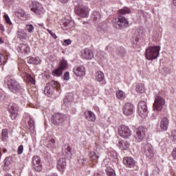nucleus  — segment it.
<instances>
[{
    "label": "nucleus",
    "instance_id": "1",
    "mask_svg": "<svg viewBox=\"0 0 176 176\" xmlns=\"http://www.w3.org/2000/svg\"><path fill=\"white\" fill-rule=\"evenodd\" d=\"M129 13H131V10L127 7H124L122 9L119 10L118 17L115 18L113 21L114 26L116 28H126L129 27V20L123 16Z\"/></svg>",
    "mask_w": 176,
    "mask_h": 176
},
{
    "label": "nucleus",
    "instance_id": "2",
    "mask_svg": "<svg viewBox=\"0 0 176 176\" xmlns=\"http://www.w3.org/2000/svg\"><path fill=\"white\" fill-rule=\"evenodd\" d=\"M160 54V46L149 47L146 50V58L147 60H155Z\"/></svg>",
    "mask_w": 176,
    "mask_h": 176
},
{
    "label": "nucleus",
    "instance_id": "3",
    "mask_svg": "<svg viewBox=\"0 0 176 176\" xmlns=\"http://www.w3.org/2000/svg\"><path fill=\"white\" fill-rule=\"evenodd\" d=\"M5 80L7 82L9 90L12 93H20L23 90L21 85L16 80L13 78L9 79V77H7Z\"/></svg>",
    "mask_w": 176,
    "mask_h": 176
},
{
    "label": "nucleus",
    "instance_id": "4",
    "mask_svg": "<svg viewBox=\"0 0 176 176\" xmlns=\"http://www.w3.org/2000/svg\"><path fill=\"white\" fill-rule=\"evenodd\" d=\"M164 105H166V100L160 96H155L153 103V111L155 112H162Z\"/></svg>",
    "mask_w": 176,
    "mask_h": 176
},
{
    "label": "nucleus",
    "instance_id": "5",
    "mask_svg": "<svg viewBox=\"0 0 176 176\" xmlns=\"http://www.w3.org/2000/svg\"><path fill=\"white\" fill-rule=\"evenodd\" d=\"M30 10L36 14L41 16L45 13V8L41 3L35 1H32L30 3Z\"/></svg>",
    "mask_w": 176,
    "mask_h": 176
},
{
    "label": "nucleus",
    "instance_id": "6",
    "mask_svg": "<svg viewBox=\"0 0 176 176\" xmlns=\"http://www.w3.org/2000/svg\"><path fill=\"white\" fill-rule=\"evenodd\" d=\"M67 67L68 63L65 60L64 58H63V59L60 60L59 67L52 72V75L54 76H60L63 74V71L67 69Z\"/></svg>",
    "mask_w": 176,
    "mask_h": 176
},
{
    "label": "nucleus",
    "instance_id": "7",
    "mask_svg": "<svg viewBox=\"0 0 176 176\" xmlns=\"http://www.w3.org/2000/svg\"><path fill=\"white\" fill-rule=\"evenodd\" d=\"M67 120V116L63 113H55L52 116V124H54V126H58L63 122H65Z\"/></svg>",
    "mask_w": 176,
    "mask_h": 176
},
{
    "label": "nucleus",
    "instance_id": "8",
    "mask_svg": "<svg viewBox=\"0 0 176 176\" xmlns=\"http://www.w3.org/2000/svg\"><path fill=\"white\" fill-rule=\"evenodd\" d=\"M75 12L80 17H88L90 10L87 6H77L75 8Z\"/></svg>",
    "mask_w": 176,
    "mask_h": 176
},
{
    "label": "nucleus",
    "instance_id": "9",
    "mask_svg": "<svg viewBox=\"0 0 176 176\" xmlns=\"http://www.w3.org/2000/svg\"><path fill=\"white\" fill-rule=\"evenodd\" d=\"M56 87H57V82L54 80L49 82L44 89V93L45 96L50 97V96L54 93V89Z\"/></svg>",
    "mask_w": 176,
    "mask_h": 176
},
{
    "label": "nucleus",
    "instance_id": "10",
    "mask_svg": "<svg viewBox=\"0 0 176 176\" xmlns=\"http://www.w3.org/2000/svg\"><path fill=\"white\" fill-rule=\"evenodd\" d=\"M138 113L141 118H145L148 116V108L146 107V102L142 101L138 104Z\"/></svg>",
    "mask_w": 176,
    "mask_h": 176
},
{
    "label": "nucleus",
    "instance_id": "11",
    "mask_svg": "<svg viewBox=\"0 0 176 176\" xmlns=\"http://www.w3.org/2000/svg\"><path fill=\"white\" fill-rule=\"evenodd\" d=\"M135 139L138 142H141L142 140L145 138V128L144 126H140L139 128L135 129Z\"/></svg>",
    "mask_w": 176,
    "mask_h": 176
},
{
    "label": "nucleus",
    "instance_id": "12",
    "mask_svg": "<svg viewBox=\"0 0 176 176\" xmlns=\"http://www.w3.org/2000/svg\"><path fill=\"white\" fill-rule=\"evenodd\" d=\"M144 152L146 157L148 159H152L153 156H155V150L153 149V146L150 143H146L144 146Z\"/></svg>",
    "mask_w": 176,
    "mask_h": 176
},
{
    "label": "nucleus",
    "instance_id": "13",
    "mask_svg": "<svg viewBox=\"0 0 176 176\" xmlns=\"http://www.w3.org/2000/svg\"><path fill=\"white\" fill-rule=\"evenodd\" d=\"M119 135L122 138H129L131 137V130L129 126H126V125H122L119 129Z\"/></svg>",
    "mask_w": 176,
    "mask_h": 176
},
{
    "label": "nucleus",
    "instance_id": "14",
    "mask_svg": "<svg viewBox=\"0 0 176 176\" xmlns=\"http://www.w3.org/2000/svg\"><path fill=\"white\" fill-rule=\"evenodd\" d=\"M32 164L35 171L41 173L42 171V164L41 163V158L36 155L32 158Z\"/></svg>",
    "mask_w": 176,
    "mask_h": 176
},
{
    "label": "nucleus",
    "instance_id": "15",
    "mask_svg": "<svg viewBox=\"0 0 176 176\" xmlns=\"http://www.w3.org/2000/svg\"><path fill=\"white\" fill-rule=\"evenodd\" d=\"M135 109L134 104L129 102L126 103L123 108V113L126 115V116H131V115L134 113Z\"/></svg>",
    "mask_w": 176,
    "mask_h": 176
},
{
    "label": "nucleus",
    "instance_id": "16",
    "mask_svg": "<svg viewBox=\"0 0 176 176\" xmlns=\"http://www.w3.org/2000/svg\"><path fill=\"white\" fill-rule=\"evenodd\" d=\"M9 112L10 113L11 119L14 120L19 115V106L17 104H12L8 106Z\"/></svg>",
    "mask_w": 176,
    "mask_h": 176
},
{
    "label": "nucleus",
    "instance_id": "17",
    "mask_svg": "<svg viewBox=\"0 0 176 176\" xmlns=\"http://www.w3.org/2000/svg\"><path fill=\"white\" fill-rule=\"evenodd\" d=\"M169 123L170 120H168V117L166 116L162 118L160 122L161 130H162V131H167V130L168 129Z\"/></svg>",
    "mask_w": 176,
    "mask_h": 176
},
{
    "label": "nucleus",
    "instance_id": "18",
    "mask_svg": "<svg viewBox=\"0 0 176 176\" xmlns=\"http://www.w3.org/2000/svg\"><path fill=\"white\" fill-rule=\"evenodd\" d=\"M82 57L85 60H91L94 57V54L92 50L85 48L82 51Z\"/></svg>",
    "mask_w": 176,
    "mask_h": 176
},
{
    "label": "nucleus",
    "instance_id": "19",
    "mask_svg": "<svg viewBox=\"0 0 176 176\" xmlns=\"http://www.w3.org/2000/svg\"><path fill=\"white\" fill-rule=\"evenodd\" d=\"M73 72L76 76H79L80 78H82V76H85V75H86V70L83 66L74 67Z\"/></svg>",
    "mask_w": 176,
    "mask_h": 176
},
{
    "label": "nucleus",
    "instance_id": "20",
    "mask_svg": "<svg viewBox=\"0 0 176 176\" xmlns=\"http://www.w3.org/2000/svg\"><path fill=\"white\" fill-rule=\"evenodd\" d=\"M123 163L126 167L131 168L135 166V160L132 157H124L123 159Z\"/></svg>",
    "mask_w": 176,
    "mask_h": 176
},
{
    "label": "nucleus",
    "instance_id": "21",
    "mask_svg": "<svg viewBox=\"0 0 176 176\" xmlns=\"http://www.w3.org/2000/svg\"><path fill=\"white\" fill-rule=\"evenodd\" d=\"M72 148L69 144H65L62 148L63 155L67 157L68 159H71V156H72V153H71Z\"/></svg>",
    "mask_w": 176,
    "mask_h": 176
},
{
    "label": "nucleus",
    "instance_id": "22",
    "mask_svg": "<svg viewBox=\"0 0 176 176\" xmlns=\"http://www.w3.org/2000/svg\"><path fill=\"white\" fill-rule=\"evenodd\" d=\"M85 118L88 122H96V114L91 111H87L84 112Z\"/></svg>",
    "mask_w": 176,
    "mask_h": 176
},
{
    "label": "nucleus",
    "instance_id": "23",
    "mask_svg": "<svg viewBox=\"0 0 176 176\" xmlns=\"http://www.w3.org/2000/svg\"><path fill=\"white\" fill-rule=\"evenodd\" d=\"M17 51L19 53H26L27 54H28V53H30V46L28 45V44L25 43L20 44L17 47Z\"/></svg>",
    "mask_w": 176,
    "mask_h": 176
},
{
    "label": "nucleus",
    "instance_id": "24",
    "mask_svg": "<svg viewBox=\"0 0 176 176\" xmlns=\"http://www.w3.org/2000/svg\"><path fill=\"white\" fill-rule=\"evenodd\" d=\"M56 167L59 171H64L65 167H67V162L65 161V158L59 159Z\"/></svg>",
    "mask_w": 176,
    "mask_h": 176
},
{
    "label": "nucleus",
    "instance_id": "25",
    "mask_svg": "<svg viewBox=\"0 0 176 176\" xmlns=\"http://www.w3.org/2000/svg\"><path fill=\"white\" fill-rule=\"evenodd\" d=\"M22 77L25 78V79H26L27 82L28 83H30V85H35V83H36L35 77H32L31 75H30L27 72H23L22 74Z\"/></svg>",
    "mask_w": 176,
    "mask_h": 176
},
{
    "label": "nucleus",
    "instance_id": "26",
    "mask_svg": "<svg viewBox=\"0 0 176 176\" xmlns=\"http://www.w3.org/2000/svg\"><path fill=\"white\" fill-rule=\"evenodd\" d=\"M17 37L20 41H25L27 38H28V36L27 35V33H25V31L23 29H19L17 31Z\"/></svg>",
    "mask_w": 176,
    "mask_h": 176
},
{
    "label": "nucleus",
    "instance_id": "27",
    "mask_svg": "<svg viewBox=\"0 0 176 176\" xmlns=\"http://www.w3.org/2000/svg\"><path fill=\"white\" fill-rule=\"evenodd\" d=\"M91 18L95 23H99V21L101 20V12L97 10L94 11Z\"/></svg>",
    "mask_w": 176,
    "mask_h": 176
},
{
    "label": "nucleus",
    "instance_id": "28",
    "mask_svg": "<svg viewBox=\"0 0 176 176\" xmlns=\"http://www.w3.org/2000/svg\"><path fill=\"white\" fill-rule=\"evenodd\" d=\"M118 145L120 149H122V151H126L129 149L130 146V144L129 143V142H124L123 140L118 142Z\"/></svg>",
    "mask_w": 176,
    "mask_h": 176
},
{
    "label": "nucleus",
    "instance_id": "29",
    "mask_svg": "<svg viewBox=\"0 0 176 176\" xmlns=\"http://www.w3.org/2000/svg\"><path fill=\"white\" fill-rule=\"evenodd\" d=\"M108 28V26L107 25V23H99L96 28V30L98 32H107V30Z\"/></svg>",
    "mask_w": 176,
    "mask_h": 176
},
{
    "label": "nucleus",
    "instance_id": "30",
    "mask_svg": "<svg viewBox=\"0 0 176 176\" xmlns=\"http://www.w3.org/2000/svg\"><path fill=\"white\" fill-rule=\"evenodd\" d=\"M89 157H91L93 164H97L98 163V154H97L94 151H91L89 154Z\"/></svg>",
    "mask_w": 176,
    "mask_h": 176
},
{
    "label": "nucleus",
    "instance_id": "31",
    "mask_svg": "<svg viewBox=\"0 0 176 176\" xmlns=\"http://www.w3.org/2000/svg\"><path fill=\"white\" fill-rule=\"evenodd\" d=\"M28 129L32 132L34 133L35 131V123L32 118H30L29 120L28 121Z\"/></svg>",
    "mask_w": 176,
    "mask_h": 176
},
{
    "label": "nucleus",
    "instance_id": "32",
    "mask_svg": "<svg viewBox=\"0 0 176 176\" xmlns=\"http://www.w3.org/2000/svg\"><path fill=\"white\" fill-rule=\"evenodd\" d=\"M15 14L19 19H21L22 20H24V18L25 19L27 17V14L23 10H19L16 12Z\"/></svg>",
    "mask_w": 176,
    "mask_h": 176
},
{
    "label": "nucleus",
    "instance_id": "33",
    "mask_svg": "<svg viewBox=\"0 0 176 176\" xmlns=\"http://www.w3.org/2000/svg\"><path fill=\"white\" fill-rule=\"evenodd\" d=\"M47 146L50 149L56 148V140H54L53 138H48L47 140Z\"/></svg>",
    "mask_w": 176,
    "mask_h": 176
},
{
    "label": "nucleus",
    "instance_id": "34",
    "mask_svg": "<svg viewBox=\"0 0 176 176\" xmlns=\"http://www.w3.org/2000/svg\"><path fill=\"white\" fill-rule=\"evenodd\" d=\"M95 78L98 82H102L104 80V73L101 71L97 72L95 74Z\"/></svg>",
    "mask_w": 176,
    "mask_h": 176
},
{
    "label": "nucleus",
    "instance_id": "35",
    "mask_svg": "<svg viewBox=\"0 0 176 176\" xmlns=\"http://www.w3.org/2000/svg\"><path fill=\"white\" fill-rule=\"evenodd\" d=\"M116 97L118 100H124L126 98V93L122 90H118L116 91Z\"/></svg>",
    "mask_w": 176,
    "mask_h": 176
},
{
    "label": "nucleus",
    "instance_id": "36",
    "mask_svg": "<svg viewBox=\"0 0 176 176\" xmlns=\"http://www.w3.org/2000/svg\"><path fill=\"white\" fill-rule=\"evenodd\" d=\"M136 91L137 93H144L145 92V87L143 84L139 83L136 85Z\"/></svg>",
    "mask_w": 176,
    "mask_h": 176
},
{
    "label": "nucleus",
    "instance_id": "37",
    "mask_svg": "<svg viewBox=\"0 0 176 176\" xmlns=\"http://www.w3.org/2000/svg\"><path fill=\"white\" fill-rule=\"evenodd\" d=\"M63 25L67 28L71 29L73 28V27H75V22L74 21H66L64 22Z\"/></svg>",
    "mask_w": 176,
    "mask_h": 176
},
{
    "label": "nucleus",
    "instance_id": "38",
    "mask_svg": "<svg viewBox=\"0 0 176 176\" xmlns=\"http://www.w3.org/2000/svg\"><path fill=\"white\" fill-rule=\"evenodd\" d=\"M9 135V133L8 129H4L2 130L1 132V137H2V141L5 142L6 140H8Z\"/></svg>",
    "mask_w": 176,
    "mask_h": 176
},
{
    "label": "nucleus",
    "instance_id": "39",
    "mask_svg": "<svg viewBox=\"0 0 176 176\" xmlns=\"http://www.w3.org/2000/svg\"><path fill=\"white\" fill-rule=\"evenodd\" d=\"M107 175L108 176H116V173H115V170L111 167H107L106 168Z\"/></svg>",
    "mask_w": 176,
    "mask_h": 176
},
{
    "label": "nucleus",
    "instance_id": "40",
    "mask_svg": "<svg viewBox=\"0 0 176 176\" xmlns=\"http://www.w3.org/2000/svg\"><path fill=\"white\" fill-rule=\"evenodd\" d=\"M161 74H162L164 76H167L168 74H171V69L167 67H164L162 69Z\"/></svg>",
    "mask_w": 176,
    "mask_h": 176
},
{
    "label": "nucleus",
    "instance_id": "41",
    "mask_svg": "<svg viewBox=\"0 0 176 176\" xmlns=\"http://www.w3.org/2000/svg\"><path fill=\"white\" fill-rule=\"evenodd\" d=\"M8 63V57L5 56L3 54H0V65H3Z\"/></svg>",
    "mask_w": 176,
    "mask_h": 176
},
{
    "label": "nucleus",
    "instance_id": "42",
    "mask_svg": "<svg viewBox=\"0 0 176 176\" xmlns=\"http://www.w3.org/2000/svg\"><path fill=\"white\" fill-rule=\"evenodd\" d=\"M12 164V157H8L4 160V168L9 167Z\"/></svg>",
    "mask_w": 176,
    "mask_h": 176
},
{
    "label": "nucleus",
    "instance_id": "43",
    "mask_svg": "<svg viewBox=\"0 0 176 176\" xmlns=\"http://www.w3.org/2000/svg\"><path fill=\"white\" fill-rule=\"evenodd\" d=\"M25 30L30 34H32V32H34V31H35V28H34V25H32V24H27L25 25Z\"/></svg>",
    "mask_w": 176,
    "mask_h": 176
},
{
    "label": "nucleus",
    "instance_id": "44",
    "mask_svg": "<svg viewBox=\"0 0 176 176\" xmlns=\"http://www.w3.org/2000/svg\"><path fill=\"white\" fill-rule=\"evenodd\" d=\"M118 53L119 56L123 57V56H126V50L121 47L118 49Z\"/></svg>",
    "mask_w": 176,
    "mask_h": 176
},
{
    "label": "nucleus",
    "instance_id": "45",
    "mask_svg": "<svg viewBox=\"0 0 176 176\" xmlns=\"http://www.w3.org/2000/svg\"><path fill=\"white\" fill-rule=\"evenodd\" d=\"M23 151H24V146L23 145H20L18 147V150H17L18 155H21Z\"/></svg>",
    "mask_w": 176,
    "mask_h": 176
},
{
    "label": "nucleus",
    "instance_id": "46",
    "mask_svg": "<svg viewBox=\"0 0 176 176\" xmlns=\"http://www.w3.org/2000/svg\"><path fill=\"white\" fill-rule=\"evenodd\" d=\"M33 64H41V59L38 57L33 58Z\"/></svg>",
    "mask_w": 176,
    "mask_h": 176
},
{
    "label": "nucleus",
    "instance_id": "47",
    "mask_svg": "<svg viewBox=\"0 0 176 176\" xmlns=\"http://www.w3.org/2000/svg\"><path fill=\"white\" fill-rule=\"evenodd\" d=\"M4 18L7 24H9L10 25H12V21H10V18H9V16L6 14L4 15Z\"/></svg>",
    "mask_w": 176,
    "mask_h": 176
},
{
    "label": "nucleus",
    "instance_id": "48",
    "mask_svg": "<svg viewBox=\"0 0 176 176\" xmlns=\"http://www.w3.org/2000/svg\"><path fill=\"white\" fill-rule=\"evenodd\" d=\"M47 31L52 36V38H54V39H57V36L56 35V34L53 33L52 30L48 29L47 30Z\"/></svg>",
    "mask_w": 176,
    "mask_h": 176
},
{
    "label": "nucleus",
    "instance_id": "49",
    "mask_svg": "<svg viewBox=\"0 0 176 176\" xmlns=\"http://www.w3.org/2000/svg\"><path fill=\"white\" fill-rule=\"evenodd\" d=\"M26 60L28 64H34V57L29 56Z\"/></svg>",
    "mask_w": 176,
    "mask_h": 176
},
{
    "label": "nucleus",
    "instance_id": "50",
    "mask_svg": "<svg viewBox=\"0 0 176 176\" xmlns=\"http://www.w3.org/2000/svg\"><path fill=\"white\" fill-rule=\"evenodd\" d=\"M63 79L64 80H69V72H67L66 73H65Z\"/></svg>",
    "mask_w": 176,
    "mask_h": 176
},
{
    "label": "nucleus",
    "instance_id": "51",
    "mask_svg": "<svg viewBox=\"0 0 176 176\" xmlns=\"http://www.w3.org/2000/svg\"><path fill=\"white\" fill-rule=\"evenodd\" d=\"M71 43H72V41H71L70 39H66V40L64 41L63 45L65 46H68V45H71Z\"/></svg>",
    "mask_w": 176,
    "mask_h": 176
},
{
    "label": "nucleus",
    "instance_id": "52",
    "mask_svg": "<svg viewBox=\"0 0 176 176\" xmlns=\"http://www.w3.org/2000/svg\"><path fill=\"white\" fill-rule=\"evenodd\" d=\"M172 157L175 160H176V147L173 148L172 151Z\"/></svg>",
    "mask_w": 176,
    "mask_h": 176
},
{
    "label": "nucleus",
    "instance_id": "53",
    "mask_svg": "<svg viewBox=\"0 0 176 176\" xmlns=\"http://www.w3.org/2000/svg\"><path fill=\"white\" fill-rule=\"evenodd\" d=\"M133 45H133V47H135L137 45H138V38H135V41H133Z\"/></svg>",
    "mask_w": 176,
    "mask_h": 176
},
{
    "label": "nucleus",
    "instance_id": "54",
    "mask_svg": "<svg viewBox=\"0 0 176 176\" xmlns=\"http://www.w3.org/2000/svg\"><path fill=\"white\" fill-rule=\"evenodd\" d=\"M172 137H173L174 141H176V131H172Z\"/></svg>",
    "mask_w": 176,
    "mask_h": 176
},
{
    "label": "nucleus",
    "instance_id": "55",
    "mask_svg": "<svg viewBox=\"0 0 176 176\" xmlns=\"http://www.w3.org/2000/svg\"><path fill=\"white\" fill-rule=\"evenodd\" d=\"M86 162V159H83V160H78V163H80V164H85V163Z\"/></svg>",
    "mask_w": 176,
    "mask_h": 176
},
{
    "label": "nucleus",
    "instance_id": "56",
    "mask_svg": "<svg viewBox=\"0 0 176 176\" xmlns=\"http://www.w3.org/2000/svg\"><path fill=\"white\" fill-rule=\"evenodd\" d=\"M93 176H103V175L102 174L97 172V173H95Z\"/></svg>",
    "mask_w": 176,
    "mask_h": 176
},
{
    "label": "nucleus",
    "instance_id": "57",
    "mask_svg": "<svg viewBox=\"0 0 176 176\" xmlns=\"http://www.w3.org/2000/svg\"><path fill=\"white\" fill-rule=\"evenodd\" d=\"M61 3H67V2H68V0H59Z\"/></svg>",
    "mask_w": 176,
    "mask_h": 176
},
{
    "label": "nucleus",
    "instance_id": "58",
    "mask_svg": "<svg viewBox=\"0 0 176 176\" xmlns=\"http://www.w3.org/2000/svg\"><path fill=\"white\" fill-rule=\"evenodd\" d=\"M0 30H1V31H5V28L3 25H0Z\"/></svg>",
    "mask_w": 176,
    "mask_h": 176
},
{
    "label": "nucleus",
    "instance_id": "59",
    "mask_svg": "<svg viewBox=\"0 0 176 176\" xmlns=\"http://www.w3.org/2000/svg\"><path fill=\"white\" fill-rule=\"evenodd\" d=\"M173 5H175V6H176V0H173Z\"/></svg>",
    "mask_w": 176,
    "mask_h": 176
},
{
    "label": "nucleus",
    "instance_id": "60",
    "mask_svg": "<svg viewBox=\"0 0 176 176\" xmlns=\"http://www.w3.org/2000/svg\"><path fill=\"white\" fill-rule=\"evenodd\" d=\"M0 43H3V41H2V38L0 37Z\"/></svg>",
    "mask_w": 176,
    "mask_h": 176
},
{
    "label": "nucleus",
    "instance_id": "61",
    "mask_svg": "<svg viewBox=\"0 0 176 176\" xmlns=\"http://www.w3.org/2000/svg\"><path fill=\"white\" fill-rule=\"evenodd\" d=\"M67 98V101H69V100H68V98Z\"/></svg>",
    "mask_w": 176,
    "mask_h": 176
}]
</instances>
